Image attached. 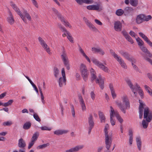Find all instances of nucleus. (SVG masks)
I'll return each instance as SVG.
<instances>
[{
	"instance_id": "2",
	"label": "nucleus",
	"mask_w": 152,
	"mask_h": 152,
	"mask_svg": "<svg viewBox=\"0 0 152 152\" xmlns=\"http://www.w3.org/2000/svg\"><path fill=\"white\" fill-rule=\"evenodd\" d=\"M123 104L118 101H116L115 102L118 106L119 107L121 111L124 114L126 113V110L130 108L129 102L126 96H123L122 97Z\"/></svg>"
},
{
	"instance_id": "53",
	"label": "nucleus",
	"mask_w": 152,
	"mask_h": 152,
	"mask_svg": "<svg viewBox=\"0 0 152 152\" xmlns=\"http://www.w3.org/2000/svg\"><path fill=\"white\" fill-rule=\"evenodd\" d=\"M139 34L140 36L145 41L148 38L142 32H139Z\"/></svg>"
},
{
	"instance_id": "27",
	"label": "nucleus",
	"mask_w": 152,
	"mask_h": 152,
	"mask_svg": "<svg viewBox=\"0 0 152 152\" xmlns=\"http://www.w3.org/2000/svg\"><path fill=\"white\" fill-rule=\"evenodd\" d=\"M114 115H115L118 121L121 123H122L123 122V120L121 117L120 116L118 113L117 111L114 110Z\"/></svg>"
},
{
	"instance_id": "26",
	"label": "nucleus",
	"mask_w": 152,
	"mask_h": 152,
	"mask_svg": "<svg viewBox=\"0 0 152 152\" xmlns=\"http://www.w3.org/2000/svg\"><path fill=\"white\" fill-rule=\"evenodd\" d=\"M79 48L80 53L82 54L83 56L85 58L87 61L90 63L91 62V61L89 58L86 54L84 51L79 45Z\"/></svg>"
},
{
	"instance_id": "29",
	"label": "nucleus",
	"mask_w": 152,
	"mask_h": 152,
	"mask_svg": "<svg viewBox=\"0 0 152 152\" xmlns=\"http://www.w3.org/2000/svg\"><path fill=\"white\" fill-rule=\"evenodd\" d=\"M31 125V123L30 122H26L23 124V129L25 130L28 129L30 128Z\"/></svg>"
},
{
	"instance_id": "63",
	"label": "nucleus",
	"mask_w": 152,
	"mask_h": 152,
	"mask_svg": "<svg viewBox=\"0 0 152 152\" xmlns=\"http://www.w3.org/2000/svg\"><path fill=\"white\" fill-rule=\"evenodd\" d=\"M128 60L130 61L131 62L134 63H135L137 61L136 59L132 57H130Z\"/></svg>"
},
{
	"instance_id": "62",
	"label": "nucleus",
	"mask_w": 152,
	"mask_h": 152,
	"mask_svg": "<svg viewBox=\"0 0 152 152\" xmlns=\"http://www.w3.org/2000/svg\"><path fill=\"white\" fill-rule=\"evenodd\" d=\"M138 93L141 96V98H142L143 97V93L142 90L141 89H139V90Z\"/></svg>"
},
{
	"instance_id": "58",
	"label": "nucleus",
	"mask_w": 152,
	"mask_h": 152,
	"mask_svg": "<svg viewBox=\"0 0 152 152\" xmlns=\"http://www.w3.org/2000/svg\"><path fill=\"white\" fill-rule=\"evenodd\" d=\"M133 87H134L135 88V90L136 91H138L139 90V89H141L140 86L137 83L135 84L134 86H133Z\"/></svg>"
},
{
	"instance_id": "43",
	"label": "nucleus",
	"mask_w": 152,
	"mask_h": 152,
	"mask_svg": "<svg viewBox=\"0 0 152 152\" xmlns=\"http://www.w3.org/2000/svg\"><path fill=\"white\" fill-rule=\"evenodd\" d=\"M49 145L48 143L46 144H44L42 145H40L37 147V149H42L46 148V147L48 146Z\"/></svg>"
},
{
	"instance_id": "42",
	"label": "nucleus",
	"mask_w": 152,
	"mask_h": 152,
	"mask_svg": "<svg viewBox=\"0 0 152 152\" xmlns=\"http://www.w3.org/2000/svg\"><path fill=\"white\" fill-rule=\"evenodd\" d=\"M38 40L42 47L46 44L44 40L41 37H38Z\"/></svg>"
},
{
	"instance_id": "9",
	"label": "nucleus",
	"mask_w": 152,
	"mask_h": 152,
	"mask_svg": "<svg viewBox=\"0 0 152 152\" xmlns=\"http://www.w3.org/2000/svg\"><path fill=\"white\" fill-rule=\"evenodd\" d=\"M83 20L85 21L87 26L89 28L90 30L95 32H97L98 31L97 29L87 18L84 17Z\"/></svg>"
},
{
	"instance_id": "54",
	"label": "nucleus",
	"mask_w": 152,
	"mask_h": 152,
	"mask_svg": "<svg viewBox=\"0 0 152 152\" xmlns=\"http://www.w3.org/2000/svg\"><path fill=\"white\" fill-rule=\"evenodd\" d=\"M140 48L141 50L145 53H146L147 52H148V50L143 45L140 47Z\"/></svg>"
},
{
	"instance_id": "28",
	"label": "nucleus",
	"mask_w": 152,
	"mask_h": 152,
	"mask_svg": "<svg viewBox=\"0 0 152 152\" xmlns=\"http://www.w3.org/2000/svg\"><path fill=\"white\" fill-rule=\"evenodd\" d=\"M134 9L133 8L130 7H127L124 9V12L126 14L132 13L134 12Z\"/></svg>"
},
{
	"instance_id": "3",
	"label": "nucleus",
	"mask_w": 152,
	"mask_h": 152,
	"mask_svg": "<svg viewBox=\"0 0 152 152\" xmlns=\"http://www.w3.org/2000/svg\"><path fill=\"white\" fill-rule=\"evenodd\" d=\"M109 126L108 124H106L105 126L104 132L105 133V142L106 148L107 150H109L112 145V139L110 135L109 136L108 134L107 130L109 129Z\"/></svg>"
},
{
	"instance_id": "32",
	"label": "nucleus",
	"mask_w": 152,
	"mask_h": 152,
	"mask_svg": "<svg viewBox=\"0 0 152 152\" xmlns=\"http://www.w3.org/2000/svg\"><path fill=\"white\" fill-rule=\"evenodd\" d=\"M136 142L138 149L141 150V140L140 137H137L136 138Z\"/></svg>"
},
{
	"instance_id": "8",
	"label": "nucleus",
	"mask_w": 152,
	"mask_h": 152,
	"mask_svg": "<svg viewBox=\"0 0 152 152\" xmlns=\"http://www.w3.org/2000/svg\"><path fill=\"white\" fill-rule=\"evenodd\" d=\"M61 74L62 77H60L58 81L59 85L60 87H62L66 84V79L64 68H62L61 69Z\"/></svg>"
},
{
	"instance_id": "30",
	"label": "nucleus",
	"mask_w": 152,
	"mask_h": 152,
	"mask_svg": "<svg viewBox=\"0 0 152 152\" xmlns=\"http://www.w3.org/2000/svg\"><path fill=\"white\" fill-rule=\"evenodd\" d=\"M99 118L100 119L101 122H104L105 120V118L103 113L101 112H99Z\"/></svg>"
},
{
	"instance_id": "12",
	"label": "nucleus",
	"mask_w": 152,
	"mask_h": 152,
	"mask_svg": "<svg viewBox=\"0 0 152 152\" xmlns=\"http://www.w3.org/2000/svg\"><path fill=\"white\" fill-rule=\"evenodd\" d=\"M114 28L117 31H121L122 28V24L119 21H117L114 22Z\"/></svg>"
},
{
	"instance_id": "38",
	"label": "nucleus",
	"mask_w": 152,
	"mask_h": 152,
	"mask_svg": "<svg viewBox=\"0 0 152 152\" xmlns=\"http://www.w3.org/2000/svg\"><path fill=\"white\" fill-rule=\"evenodd\" d=\"M42 47L44 48V50L49 54L50 55L51 54V53L50 52V48L48 46L47 44H45Z\"/></svg>"
},
{
	"instance_id": "33",
	"label": "nucleus",
	"mask_w": 152,
	"mask_h": 152,
	"mask_svg": "<svg viewBox=\"0 0 152 152\" xmlns=\"http://www.w3.org/2000/svg\"><path fill=\"white\" fill-rule=\"evenodd\" d=\"M39 136V133L38 132H36L34 133L31 138V141L35 142L38 138Z\"/></svg>"
},
{
	"instance_id": "41",
	"label": "nucleus",
	"mask_w": 152,
	"mask_h": 152,
	"mask_svg": "<svg viewBox=\"0 0 152 152\" xmlns=\"http://www.w3.org/2000/svg\"><path fill=\"white\" fill-rule=\"evenodd\" d=\"M136 40L140 47H141L144 45L143 42L139 37H138L136 38Z\"/></svg>"
},
{
	"instance_id": "45",
	"label": "nucleus",
	"mask_w": 152,
	"mask_h": 152,
	"mask_svg": "<svg viewBox=\"0 0 152 152\" xmlns=\"http://www.w3.org/2000/svg\"><path fill=\"white\" fill-rule=\"evenodd\" d=\"M13 102V100H9L8 102L3 104V106L4 107H7L9 105H10L12 104Z\"/></svg>"
},
{
	"instance_id": "23",
	"label": "nucleus",
	"mask_w": 152,
	"mask_h": 152,
	"mask_svg": "<svg viewBox=\"0 0 152 152\" xmlns=\"http://www.w3.org/2000/svg\"><path fill=\"white\" fill-rule=\"evenodd\" d=\"M10 16L7 18V21L10 24H13L14 22V19L13 16L11 11L9 12Z\"/></svg>"
},
{
	"instance_id": "11",
	"label": "nucleus",
	"mask_w": 152,
	"mask_h": 152,
	"mask_svg": "<svg viewBox=\"0 0 152 152\" xmlns=\"http://www.w3.org/2000/svg\"><path fill=\"white\" fill-rule=\"evenodd\" d=\"M78 97L82 110L83 111H85L86 110V107L82 96L80 94H79L78 95Z\"/></svg>"
},
{
	"instance_id": "16",
	"label": "nucleus",
	"mask_w": 152,
	"mask_h": 152,
	"mask_svg": "<svg viewBox=\"0 0 152 152\" xmlns=\"http://www.w3.org/2000/svg\"><path fill=\"white\" fill-rule=\"evenodd\" d=\"M87 9L89 10H95L100 11L102 9L100 10L99 4L97 5H91L87 6Z\"/></svg>"
},
{
	"instance_id": "35",
	"label": "nucleus",
	"mask_w": 152,
	"mask_h": 152,
	"mask_svg": "<svg viewBox=\"0 0 152 152\" xmlns=\"http://www.w3.org/2000/svg\"><path fill=\"white\" fill-rule=\"evenodd\" d=\"M52 10L54 12L55 14L57 16L59 19L63 17V16L59 13L58 11L55 8H52Z\"/></svg>"
},
{
	"instance_id": "13",
	"label": "nucleus",
	"mask_w": 152,
	"mask_h": 152,
	"mask_svg": "<svg viewBox=\"0 0 152 152\" xmlns=\"http://www.w3.org/2000/svg\"><path fill=\"white\" fill-rule=\"evenodd\" d=\"M84 145H78L74 148H72L70 149L66 150V152H76L79 150L82 149L84 148Z\"/></svg>"
},
{
	"instance_id": "39",
	"label": "nucleus",
	"mask_w": 152,
	"mask_h": 152,
	"mask_svg": "<svg viewBox=\"0 0 152 152\" xmlns=\"http://www.w3.org/2000/svg\"><path fill=\"white\" fill-rule=\"evenodd\" d=\"M66 32L67 35V38L68 39L70 42L72 43H73V38L71 35V34L69 32L67 31Z\"/></svg>"
},
{
	"instance_id": "46",
	"label": "nucleus",
	"mask_w": 152,
	"mask_h": 152,
	"mask_svg": "<svg viewBox=\"0 0 152 152\" xmlns=\"http://www.w3.org/2000/svg\"><path fill=\"white\" fill-rule=\"evenodd\" d=\"M144 88L148 93L150 95L152 92V89L149 86L147 85H145L144 86Z\"/></svg>"
},
{
	"instance_id": "14",
	"label": "nucleus",
	"mask_w": 152,
	"mask_h": 152,
	"mask_svg": "<svg viewBox=\"0 0 152 152\" xmlns=\"http://www.w3.org/2000/svg\"><path fill=\"white\" fill-rule=\"evenodd\" d=\"M76 2L80 5H83V3L91 4L94 2L93 0H75Z\"/></svg>"
},
{
	"instance_id": "56",
	"label": "nucleus",
	"mask_w": 152,
	"mask_h": 152,
	"mask_svg": "<svg viewBox=\"0 0 152 152\" xmlns=\"http://www.w3.org/2000/svg\"><path fill=\"white\" fill-rule=\"evenodd\" d=\"M41 129L42 130H48L50 131L51 130V128H48L46 126H43L41 127Z\"/></svg>"
},
{
	"instance_id": "55",
	"label": "nucleus",
	"mask_w": 152,
	"mask_h": 152,
	"mask_svg": "<svg viewBox=\"0 0 152 152\" xmlns=\"http://www.w3.org/2000/svg\"><path fill=\"white\" fill-rule=\"evenodd\" d=\"M110 53L115 59L118 56L117 54H115L112 50H110Z\"/></svg>"
},
{
	"instance_id": "25",
	"label": "nucleus",
	"mask_w": 152,
	"mask_h": 152,
	"mask_svg": "<svg viewBox=\"0 0 152 152\" xmlns=\"http://www.w3.org/2000/svg\"><path fill=\"white\" fill-rule=\"evenodd\" d=\"M119 53L126 59L128 60L130 58V55L128 53L124 51L123 50H121Z\"/></svg>"
},
{
	"instance_id": "31",
	"label": "nucleus",
	"mask_w": 152,
	"mask_h": 152,
	"mask_svg": "<svg viewBox=\"0 0 152 152\" xmlns=\"http://www.w3.org/2000/svg\"><path fill=\"white\" fill-rule=\"evenodd\" d=\"M136 142L138 149L141 150V140L140 137H137L136 138Z\"/></svg>"
},
{
	"instance_id": "4",
	"label": "nucleus",
	"mask_w": 152,
	"mask_h": 152,
	"mask_svg": "<svg viewBox=\"0 0 152 152\" xmlns=\"http://www.w3.org/2000/svg\"><path fill=\"white\" fill-rule=\"evenodd\" d=\"M61 58L63 62L64 66L66 69L69 70L70 69V66L67 56L65 51L62 52L61 55Z\"/></svg>"
},
{
	"instance_id": "60",
	"label": "nucleus",
	"mask_w": 152,
	"mask_h": 152,
	"mask_svg": "<svg viewBox=\"0 0 152 152\" xmlns=\"http://www.w3.org/2000/svg\"><path fill=\"white\" fill-rule=\"evenodd\" d=\"M128 41L130 42L131 44L133 43V41L130 37L129 35L126 38Z\"/></svg>"
},
{
	"instance_id": "47",
	"label": "nucleus",
	"mask_w": 152,
	"mask_h": 152,
	"mask_svg": "<svg viewBox=\"0 0 152 152\" xmlns=\"http://www.w3.org/2000/svg\"><path fill=\"white\" fill-rule=\"evenodd\" d=\"M115 59L117 60V61H118L120 64L121 65V64H122V63H124V61L120 57V56H118Z\"/></svg>"
},
{
	"instance_id": "15",
	"label": "nucleus",
	"mask_w": 152,
	"mask_h": 152,
	"mask_svg": "<svg viewBox=\"0 0 152 152\" xmlns=\"http://www.w3.org/2000/svg\"><path fill=\"white\" fill-rule=\"evenodd\" d=\"M110 121L112 126H114L115 124V122L114 119H113V117L114 115V110L111 106L110 107Z\"/></svg>"
},
{
	"instance_id": "48",
	"label": "nucleus",
	"mask_w": 152,
	"mask_h": 152,
	"mask_svg": "<svg viewBox=\"0 0 152 152\" xmlns=\"http://www.w3.org/2000/svg\"><path fill=\"white\" fill-rule=\"evenodd\" d=\"M58 28L61 30L62 31H65L66 32L67 31L65 28L63 27L61 24L58 23Z\"/></svg>"
},
{
	"instance_id": "57",
	"label": "nucleus",
	"mask_w": 152,
	"mask_h": 152,
	"mask_svg": "<svg viewBox=\"0 0 152 152\" xmlns=\"http://www.w3.org/2000/svg\"><path fill=\"white\" fill-rule=\"evenodd\" d=\"M71 113L72 114V115L73 117H75V110L74 108V107L73 105H72L71 107Z\"/></svg>"
},
{
	"instance_id": "1",
	"label": "nucleus",
	"mask_w": 152,
	"mask_h": 152,
	"mask_svg": "<svg viewBox=\"0 0 152 152\" xmlns=\"http://www.w3.org/2000/svg\"><path fill=\"white\" fill-rule=\"evenodd\" d=\"M143 117L144 119H146V120H142V124L143 128L146 129L148 126L149 123L151 121L152 119V112L148 107L144 109Z\"/></svg>"
},
{
	"instance_id": "49",
	"label": "nucleus",
	"mask_w": 152,
	"mask_h": 152,
	"mask_svg": "<svg viewBox=\"0 0 152 152\" xmlns=\"http://www.w3.org/2000/svg\"><path fill=\"white\" fill-rule=\"evenodd\" d=\"M152 18V17L150 15H144V21H148L151 20Z\"/></svg>"
},
{
	"instance_id": "10",
	"label": "nucleus",
	"mask_w": 152,
	"mask_h": 152,
	"mask_svg": "<svg viewBox=\"0 0 152 152\" xmlns=\"http://www.w3.org/2000/svg\"><path fill=\"white\" fill-rule=\"evenodd\" d=\"M98 78H97L96 80V83L98 84L100 87L102 89L104 88V78H103L101 75L99 74L98 76Z\"/></svg>"
},
{
	"instance_id": "34",
	"label": "nucleus",
	"mask_w": 152,
	"mask_h": 152,
	"mask_svg": "<svg viewBox=\"0 0 152 152\" xmlns=\"http://www.w3.org/2000/svg\"><path fill=\"white\" fill-rule=\"evenodd\" d=\"M23 13L24 14V15H23L24 16V17H25L29 20H31V17L26 10H24L23 12Z\"/></svg>"
},
{
	"instance_id": "24",
	"label": "nucleus",
	"mask_w": 152,
	"mask_h": 152,
	"mask_svg": "<svg viewBox=\"0 0 152 152\" xmlns=\"http://www.w3.org/2000/svg\"><path fill=\"white\" fill-rule=\"evenodd\" d=\"M68 132L67 130H57L55 131L54 134L57 135H62L64 134H66Z\"/></svg>"
},
{
	"instance_id": "50",
	"label": "nucleus",
	"mask_w": 152,
	"mask_h": 152,
	"mask_svg": "<svg viewBox=\"0 0 152 152\" xmlns=\"http://www.w3.org/2000/svg\"><path fill=\"white\" fill-rule=\"evenodd\" d=\"M33 117L34 119L37 121L40 122L41 120L38 115L36 113H34L33 114Z\"/></svg>"
},
{
	"instance_id": "36",
	"label": "nucleus",
	"mask_w": 152,
	"mask_h": 152,
	"mask_svg": "<svg viewBox=\"0 0 152 152\" xmlns=\"http://www.w3.org/2000/svg\"><path fill=\"white\" fill-rule=\"evenodd\" d=\"M130 4L134 7L137 6L138 4V0H130Z\"/></svg>"
},
{
	"instance_id": "18",
	"label": "nucleus",
	"mask_w": 152,
	"mask_h": 152,
	"mask_svg": "<svg viewBox=\"0 0 152 152\" xmlns=\"http://www.w3.org/2000/svg\"><path fill=\"white\" fill-rule=\"evenodd\" d=\"M127 83L129 85V86L131 89L132 91L133 92L135 96H136L137 95V93L134 91L135 88L133 87V85L131 82V80L128 79L126 80Z\"/></svg>"
},
{
	"instance_id": "19",
	"label": "nucleus",
	"mask_w": 152,
	"mask_h": 152,
	"mask_svg": "<svg viewBox=\"0 0 152 152\" xmlns=\"http://www.w3.org/2000/svg\"><path fill=\"white\" fill-rule=\"evenodd\" d=\"M88 123L89 125V127L93 128L94 126V122L93 117L91 114L89 115V117L88 118Z\"/></svg>"
},
{
	"instance_id": "52",
	"label": "nucleus",
	"mask_w": 152,
	"mask_h": 152,
	"mask_svg": "<svg viewBox=\"0 0 152 152\" xmlns=\"http://www.w3.org/2000/svg\"><path fill=\"white\" fill-rule=\"evenodd\" d=\"M100 48H96L94 47H92L91 48V50L94 53H98L99 50Z\"/></svg>"
},
{
	"instance_id": "20",
	"label": "nucleus",
	"mask_w": 152,
	"mask_h": 152,
	"mask_svg": "<svg viewBox=\"0 0 152 152\" xmlns=\"http://www.w3.org/2000/svg\"><path fill=\"white\" fill-rule=\"evenodd\" d=\"M26 145V142L23 139L21 138L18 141V146L20 148H24Z\"/></svg>"
},
{
	"instance_id": "61",
	"label": "nucleus",
	"mask_w": 152,
	"mask_h": 152,
	"mask_svg": "<svg viewBox=\"0 0 152 152\" xmlns=\"http://www.w3.org/2000/svg\"><path fill=\"white\" fill-rule=\"evenodd\" d=\"M111 94L113 99H114L116 97V94L115 93V90H113L111 91Z\"/></svg>"
},
{
	"instance_id": "17",
	"label": "nucleus",
	"mask_w": 152,
	"mask_h": 152,
	"mask_svg": "<svg viewBox=\"0 0 152 152\" xmlns=\"http://www.w3.org/2000/svg\"><path fill=\"white\" fill-rule=\"evenodd\" d=\"M144 15L140 14L138 15L136 18V21L137 23L140 24L144 21Z\"/></svg>"
},
{
	"instance_id": "7",
	"label": "nucleus",
	"mask_w": 152,
	"mask_h": 152,
	"mask_svg": "<svg viewBox=\"0 0 152 152\" xmlns=\"http://www.w3.org/2000/svg\"><path fill=\"white\" fill-rule=\"evenodd\" d=\"M10 6L13 8L17 14L20 16L23 21L25 23H26L27 22L24 16L23 15L22 13L21 12L19 8L16 5L14 4L12 1H11L10 2Z\"/></svg>"
},
{
	"instance_id": "44",
	"label": "nucleus",
	"mask_w": 152,
	"mask_h": 152,
	"mask_svg": "<svg viewBox=\"0 0 152 152\" xmlns=\"http://www.w3.org/2000/svg\"><path fill=\"white\" fill-rule=\"evenodd\" d=\"M54 75L56 77H57L59 73V71L58 69L55 67L54 69Z\"/></svg>"
},
{
	"instance_id": "64",
	"label": "nucleus",
	"mask_w": 152,
	"mask_h": 152,
	"mask_svg": "<svg viewBox=\"0 0 152 152\" xmlns=\"http://www.w3.org/2000/svg\"><path fill=\"white\" fill-rule=\"evenodd\" d=\"M122 33L124 35V37L126 38L128 37L129 35L127 33V32L125 31H122Z\"/></svg>"
},
{
	"instance_id": "59",
	"label": "nucleus",
	"mask_w": 152,
	"mask_h": 152,
	"mask_svg": "<svg viewBox=\"0 0 152 152\" xmlns=\"http://www.w3.org/2000/svg\"><path fill=\"white\" fill-rule=\"evenodd\" d=\"M91 97V98L93 100H94L95 99V94L94 92V91H91L90 93Z\"/></svg>"
},
{
	"instance_id": "22",
	"label": "nucleus",
	"mask_w": 152,
	"mask_h": 152,
	"mask_svg": "<svg viewBox=\"0 0 152 152\" xmlns=\"http://www.w3.org/2000/svg\"><path fill=\"white\" fill-rule=\"evenodd\" d=\"M60 20H61V21L63 23L64 25L66 27H68L70 28H71L72 27L70 24L65 20V18L63 16L61 18Z\"/></svg>"
},
{
	"instance_id": "51",
	"label": "nucleus",
	"mask_w": 152,
	"mask_h": 152,
	"mask_svg": "<svg viewBox=\"0 0 152 152\" xmlns=\"http://www.w3.org/2000/svg\"><path fill=\"white\" fill-rule=\"evenodd\" d=\"M12 124V123L11 121H8L4 122L3 124V125L5 126H10Z\"/></svg>"
},
{
	"instance_id": "37",
	"label": "nucleus",
	"mask_w": 152,
	"mask_h": 152,
	"mask_svg": "<svg viewBox=\"0 0 152 152\" xmlns=\"http://www.w3.org/2000/svg\"><path fill=\"white\" fill-rule=\"evenodd\" d=\"M124 12V11L122 9H120L117 10L116 11L115 14L117 15L120 16L122 15Z\"/></svg>"
},
{
	"instance_id": "40",
	"label": "nucleus",
	"mask_w": 152,
	"mask_h": 152,
	"mask_svg": "<svg viewBox=\"0 0 152 152\" xmlns=\"http://www.w3.org/2000/svg\"><path fill=\"white\" fill-rule=\"evenodd\" d=\"M139 101L140 103V105L139 106V110H143V108L145 104L143 102L142 100H139Z\"/></svg>"
},
{
	"instance_id": "5",
	"label": "nucleus",
	"mask_w": 152,
	"mask_h": 152,
	"mask_svg": "<svg viewBox=\"0 0 152 152\" xmlns=\"http://www.w3.org/2000/svg\"><path fill=\"white\" fill-rule=\"evenodd\" d=\"M80 69L83 78L85 81H86L88 79V72L86 65L83 64H81Z\"/></svg>"
},
{
	"instance_id": "21",
	"label": "nucleus",
	"mask_w": 152,
	"mask_h": 152,
	"mask_svg": "<svg viewBox=\"0 0 152 152\" xmlns=\"http://www.w3.org/2000/svg\"><path fill=\"white\" fill-rule=\"evenodd\" d=\"M90 74L91 78V80L92 83L96 79V72L92 68L90 70Z\"/></svg>"
},
{
	"instance_id": "6",
	"label": "nucleus",
	"mask_w": 152,
	"mask_h": 152,
	"mask_svg": "<svg viewBox=\"0 0 152 152\" xmlns=\"http://www.w3.org/2000/svg\"><path fill=\"white\" fill-rule=\"evenodd\" d=\"M91 61L96 66L102 69L104 71L108 72V69L106 66H105L102 63L99 61L97 59L93 58L91 59Z\"/></svg>"
}]
</instances>
